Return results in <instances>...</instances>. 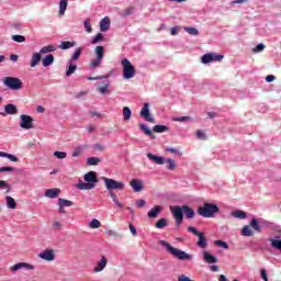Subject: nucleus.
Instances as JSON below:
<instances>
[{
  "label": "nucleus",
  "mask_w": 281,
  "mask_h": 281,
  "mask_svg": "<svg viewBox=\"0 0 281 281\" xmlns=\"http://www.w3.org/2000/svg\"><path fill=\"white\" fill-rule=\"evenodd\" d=\"M83 181L80 180L76 184L77 190H93L98 183V175L95 171H89L83 176Z\"/></svg>",
  "instance_id": "obj_1"
},
{
  "label": "nucleus",
  "mask_w": 281,
  "mask_h": 281,
  "mask_svg": "<svg viewBox=\"0 0 281 281\" xmlns=\"http://www.w3.org/2000/svg\"><path fill=\"white\" fill-rule=\"evenodd\" d=\"M159 245H161V247L166 248L167 254H170L171 256H173L175 258H178V260H192V255L179 249V248H175L172 247L168 241L166 240H160Z\"/></svg>",
  "instance_id": "obj_2"
},
{
  "label": "nucleus",
  "mask_w": 281,
  "mask_h": 281,
  "mask_svg": "<svg viewBox=\"0 0 281 281\" xmlns=\"http://www.w3.org/2000/svg\"><path fill=\"white\" fill-rule=\"evenodd\" d=\"M198 214L203 218H212L214 214H218V205L214 203H204L203 206L198 209Z\"/></svg>",
  "instance_id": "obj_3"
},
{
  "label": "nucleus",
  "mask_w": 281,
  "mask_h": 281,
  "mask_svg": "<svg viewBox=\"0 0 281 281\" xmlns=\"http://www.w3.org/2000/svg\"><path fill=\"white\" fill-rule=\"evenodd\" d=\"M2 83L12 91H21L23 89V81L16 77H5L2 79Z\"/></svg>",
  "instance_id": "obj_4"
},
{
  "label": "nucleus",
  "mask_w": 281,
  "mask_h": 281,
  "mask_svg": "<svg viewBox=\"0 0 281 281\" xmlns=\"http://www.w3.org/2000/svg\"><path fill=\"white\" fill-rule=\"evenodd\" d=\"M121 65L123 67V78L124 80H131V78H135V66L131 64V60L124 58L121 60Z\"/></svg>",
  "instance_id": "obj_5"
},
{
  "label": "nucleus",
  "mask_w": 281,
  "mask_h": 281,
  "mask_svg": "<svg viewBox=\"0 0 281 281\" xmlns=\"http://www.w3.org/2000/svg\"><path fill=\"white\" fill-rule=\"evenodd\" d=\"M101 179L104 181L105 188L109 192H113V190H124L125 188L124 182H120L106 177H102Z\"/></svg>",
  "instance_id": "obj_6"
},
{
  "label": "nucleus",
  "mask_w": 281,
  "mask_h": 281,
  "mask_svg": "<svg viewBox=\"0 0 281 281\" xmlns=\"http://www.w3.org/2000/svg\"><path fill=\"white\" fill-rule=\"evenodd\" d=\"M95 59L90 63V67L92 69H95L102 65V60L104 58V47L103 46H97L94 48Z\"/></svg>",
  "instance_id": "obj_7"
},
{
  "label": "nucleus",
  "mask_w": 281,
  "mask_h": 281,
  "mask_svg": "<svg viewBox=\"0 0 281 281\" xmlns=\"http://www.w3.org/2000/svg\"><path fill=\"white\" fill-rule=\"evenodd\" d=\"M170 212L176 220V226L179 227L183 223V206H170Z\"/></svg>",
  "instance_id": "obj_8"
},
{
  "label": "nucleus",
  "mask_w": 281,
  "mask_h": 281,
  "mask_svg": "<svg viewBox=\"0 0 281 281\" xmlns=\"http://www.w3.org/2000/svg\"><path fill=\"white\" fill-rule=\"evenodd\" d=\"M20 128H23L24 131H30L34 128V119L27 114H21Z\"/></svg>",
  "instance_id": "obj_9"
},
{
  "label": "nucleus",
  "mask_w": 281,
  "mask_h": 281,
  "mask_svg": "<svg viewBox=\"0 0 281 281\" xmlns=\"http://www.w3.org/2000/svg\"><path fill=\"white\" fill-rule=\"evenodd\" d=\"M142 117L145 122H149V124H155L157 122L155 116L150 113V103H144L142 108Z\"/></svg>",
  "instance_id": "obj_10"
},
{
  "label": "nucleus",
  "mask_w": 281,
  "mask_h": 281,
  "mask_svg": "<svg viewBox=\"0 0 281 281\" xmlns=\"http://www.w3.org/2000/svg\"><path fill=\"white\" fill-rule=\"evenodd\" d=\"M250 227H252L255 232H258V234H260L262 232V227H271V222H267V221L259 222L257 218H252L250 221Z\"/></svg>",
  "instance_id": "obj_11"
},
{
  "label": "nucleus",
  "mask_w": 281,
  "mask_h": 281,
  "mask_svg": "<svg viewBox=\"0 0 281 281\" xmlns=\"http://www.w3.org/2000/svg\"><path fill=\"white\" fill-rule=\"evenodd\" d=\"M21 269H25L26 271H34V266L27 262H18L10 268V271H21Z\"/></svg>",
  "instance_id": "obj_12"
},
{
  "label": "nucleus",
  "mask_w": 281,
  "mask_h": 281,
  "mask_svg": "<svg viewBox=\"0 0 281 281\" xmlns=\"http://www.w3.org/2000/svg\"><path fill=\"white\" fill-rule=\"evenodd\" d=\"M106 265H109V259H106V257H101L93 268V273H102V270L106 269Z\"/></svg>",
  "instance_id": "obj_13"
},
{
  "label": "nucleus",
  "mask_w": 281,
  "mask_h": 281,
  "mask_svg": "<svg viewBox=\"0 0 281 281\" xmlns=\"http://www.w3.org/2000/svg\"><path fill=\"white\" fill-rule=\"evenodd\" d=\"M40 258H42V260H46V262H53V260H56V255H54V250H43L42 252H40Z\"/></svg>",
  "instance_id": "obj_14"
},
{
  "label": "nucleus",
  "mask_w": 281,
  "mask_h": 281,
  "mask_svg": "<svg viewBox=\"0 0 281 281\" xmlns=\"http://www.w3.org/2000/svg\"><path fill=\"white\" fill-rule=\"evenodd\" d=\"M202 254H203V260L207 265H216V262H218V258L210 254V251H203Z\"/></svg>",
  "instance_id": "obj_15"
},
{
  "label": "nucleus",
  "mask_w": 281,
  "mask_h": 281,
  "mask_svg": "<svg viewBox=\"0 0 281 281\" xmlns=\"http://www.w3.org/2000/svg\"><path fill=\"white\" fill-rule=\"evenodd\" d=\"M44 196H46L47 199H58V196H60V189H47L44 193Z\"/></svg>",
  "instance_id": "obj_16"
},
{
  "label": "nucleus",
  "mask_w": 281,
  "mask_h": 281,
  "mask_svg": "<svg viewBox=\"0 0 281 281\" xmlns=\"http://www.w3.org/2000/svg\"><path fill=\"white\" fill-rule=\"evenodd\" d=\"M268 243H270L272 249H277V251L281 252V239L280 237H270L268 238Z\"/></svg>",
  "instance_id": "obj_17"
},
{
  "label": "nucleus",
  "mask_w": 281,
  "mask_h": 281,
  "mask_svg": "<svg viewBox=\"0 0 281 281\" xmlns=\"http://www.w3.org/2000/svg\"><path fill=\"white\" fill-rule=\"evenodd\" d=\"M164 210V207L161 205H156L154 206L148 213L147 216L148 218H157V216H159V214H161V211Z\"/></svg>",
  "instance_id": "obj_18"
},
{
  "label": "nucleus",
  "mask_w": 281,
  "mask_h": 281,
  "mask_svg": "<svg viewBox=\"0 0 281 281\" xmlns=\"http://www.w3.org/2000/svg\"><path fill=\"white\" fill-rule=\"evenodd\" d=\"M42 58L43 57L41 56V53H33L30 60V67L31 68L37 67Z\"/></svg>",
  "instance_id": "obj_19"
},
{
  "label": "nucleus",
  "mask_w": 281,
  "mask_h": 281,
  "mask_svg": "<svg viewBox=\"0 0 281 281\" xmlns=\"http://www.w3.org/2000/svg\"><path fill=\"white\" fill-rule=\"evenodd\" d=\"M110 27H111V19H109V16L103 18L100 21V31L109 32Z\"/></svg>",
  "instance_id": "obj_20"
},
{
  "label": "nucleus",
  "mask_w": 281,
  "mask_h": 281,
  "mask_svg": "<svg viewBox=\"0 0 281 281\" xmlns=\"http://www.w3.org/2000/svg\"><path fill=\"white\" fill-rule=\"evenodd\" d=\"M198 237H199V240L196 243L198 247H200V249H207V239L205 238V235L203 233H200Z\"/></svg>",
  "instance_id": "obj_21"
},
{
  "label": "nucleus",
  "mask_w": 281,
  "mask_h": 281,
  "mask_svg": "<svg viewBox=\"0 0 281 281\" xmlns=\"http://www.w3.org/2000/svg\"><path fill=\"white\" fill-rule=\"evenodd\" d=\"M147 157L151 161H155V164H157L158 166H164V164H166V159L161 156H155L153 154H147Z\"/></svg>",
  "instance_id": "obj_22"
},
{
  "label": "nucleus",
  "mask_w": 281,
  "mask_h": 281,
  "mask_svg": "<svg viewBox=\"0 0 281 281\" xmlns=\"http://www.w3.org/2000/svg\"><path fill=\"white\" fill-rule=\"evenodd\" d=\"M182 212L187 216V218H194V216H196V213L194 212V210H192L188 205H182Z\"/></svg>",
  "instance_id": "obj_23"
},
{
  "label": "nucleus",
  "mask_w": 281,
  "mask_h": 281,
  "mask_svg": "<svg viewBox=\"0 0 281 281\" xmlns=\"http://www.w3.org/2000/svg\"><path fill=\"white\" fill-rule=\"evenodd\" d=\"M42 65H43V67H50V65H54V55H52V54L46 55L42 59Z\"/></svg>",
  "instance_id": "obj_24"
},
{
  "label": "nucleus",
  "mask_w": 281,
  "mask_h": 281,
  "mask_svg": "<svg viewBox=\"0 0 281 281\" xmlns=\"http://www.w3.org/2000/svg\"><path fill=\"white\" fill-rule=\"evenodd\" d=\"M16 105L9 103L4 106V112L7 113V115H16Z\"/></svg>",
  "instance_id": "obj_25"
},
{
  "label": "nucleus",
  "mask_w": 281,
  "mask_h": 281,
  "mask_svg": "<svg viewBox=\"0 0 281 281\" xmlns=\"http://www.w3.org/2000/svg\"><path fill=\"white\" fill-rule=\"evenodd\" d=\"M67 5H69L67 0L59 1V16H65V12H67Z\"/></svg>",
  "instance_id": "obj_26"
},
{
  "label": "nucleus",
  "mask_w": 281,
  "mask_h": 281,
  "mask_svg": "<svg viewBox=\"0 0 281 281\" xmlns=\"http://www.w3.org/2000/svg\"><path fill=\"white\" fill-rule=\"evenodd\" d=\"M130 186L133 188L134 192H142V182L139 180H132Z\"/></svg>",
  "instance_id": "obj_27"
},
{
  "label": "nucleus",
  "mask_w": 281,
  "mask_h": 281,
  "mask_svg": "<svg viewBox=\"0 0 281 281\" xmlns=\"http://www.w3.org/2000/svg\"><path fill=\"white\" fill-rule=\"evenodd\" d=\"M57 47L55 45H47L40 49L41 54H52L53 52H56Z\"/></svg>",
  "instance_id": "obj_28"
},
{
  "label": "nucleus",
  "mask_w": 281,
  "mask_h": 281,
  "mask_svg": "<svg viewBox=\"0 0 281 281\" xmlns=\"http://www.w3.org/2000/svg\"><path fill=\"white\" fill-rule=\"evenodd\" d=\"M68 69H67V71H66V76L67 77H69V76H71V75H74V74H76V69H78V66H76L75 64H74V61H71V60H69L68 61Z\"/></svg>",
  "instance_id": "obj_29"
},
{
  "label": "nucleus",
  "mask_w": 281,
  "mask_h": 281,
  "mask_svg": "<svg viewBox=\"0 0 281 281\" xmlns=\"http://www.w3.org/2000/svg\"><path fill=\"white\" fill-rule=\"evenodd\" d=\"M232 216H234V218H239V221H245V218H247V213L244 211H234L232 212Z\"/></svg>",
  "instance_id": "obj_30"
},
{
  "label": "nucleus",
  "mask_w": 281,
  "mask_h": 281,
  "mask_svg": "<svg viewBox=\"0 0 281 281\" xmlns=\"http://www.w3.org/2000/svg\"><path fill=\"white\" fill-rule=\"evenodd\" d=\"M5 201H7V206L9 207V210H15L16 209V201H14L12 196L7 195Z\"/></svg>",
  "instance_id": "obj_31"
},
{
  "label": "nucleus",
  "mask_w": 281,
  "mask_h": 281,
  "mask_svg": "<svg viewBox=\"0 0 281 281\" xmlns=\"http://www.w3.org/2000/svg\"><path fill=\"white\" fill-rule=\"evenodd\" d=\"M109 196H111L113 203L116 204V207H119L120 210H122V207H124V204H122V202H120V199H117V194L110 192Z\"/></svg>",
  "instance_id": "obj_32"
},
{
  "label": "nucleus",
  "mask_w": 281,
  "mask_h": 281,
  "mask_svg": "<svg viewBox=\"0 0 281 281\" xmlns=\"http://www.w3.org/2000/svg\"><path fill=\"white\" fill-rule=\"evenodd\" d=\"M153 131L154 133H168V131H170V127L166 125H155Z\"/></svg>",
  "instance_id": "obj_33"
},
{
  "label": "nucleus",
  "mask_w": 281,
  "mask_h": 281,
  "mask_svg": "<svg viewBox=\"0 0 281 281\" xmlns=\"http://www.w3.org/2000/svg\"><path fill=\"white\" fill-rule=\"evenodd\" d=\"M241 236H247V237L254 236V231H251V226L245 225L241 229Z\"/></svg>",
  "instance_id": "obj_34"
},
{
  "label": "nucleus",
  "mask_w": 281,
  "mask_h": 281,
  "mask_svg": "<svg viewBox=\"0 0 281 281\" xmlns=\"http://www.w3.org/2000/svg\"><path fill=\"white\" fill-rule=\"evenodd\" d=\"M131 115H133V112L131 111V108L124 106L123 108V120L125 122H128V120H131Z\"/></svg>",
  "instance_id": "obj_35"
},
{
  "label": "nucleus",
  "mask_w": 281,
  "mask_h": 281,
  "mask_svg": "<svg viewBox=\"0 0 281 281\" xmlns=\"http://www.w3.org/2000/svg\"><path fill=\"white\" fill-rule=\"evenodd\" d=\"M71 47H76V42H61L59 44V49H71Z\"/></svg>",
  "instance_id": "obj_36"
},
{
  "label": "nucleus",
  "mask_w": 281,
  "mask_h": 281,
  "mask_svg": "<svg viewBox=\"0 0 281 281\" xmlns=\"http://www.w3.org/2000/svg\"><path fill=\"white\" fill-rule=\"evenodd\" d=\"M57 205H61V207H71V205H74V202L59 198Z\"/></svg>",
  "instance_id": "obj_37"
},
{
  "label": "nucleus",
  "mask_w": 281,
  "mask_h": 281,
  "mask_svg": "<svg viewBox=\"0 0 281 281\" xmlns=\"http://www.w3.org/2000/svg\"><path fill=\"white\" fill-rule=\"evenodd\" d=\"M184 32H187V34H190V36H199V30L196 27L187 26L184 27Z\"/></svg>",
  "instance_id": "obj_38"
},
{
  "label": "nucleus",
  "mask_w": 281,
  "mask_h": 281,
  "mask_svg": "<svg viewBox=\"0 0 281 281\" xmlns=\"http://www.w3.org/2000/svg\"><path fill=\"white\" fill-rule=\"evenodd\" d=\"M156 227H157V229H164L165 227H168V220H166L165 217L160 218L156 223Z\"/></svg>",
  "instance_id": "obj_39"
},
{
  "label": "nucleus",
  "mask_w": 281,
  "mask_h": 281,
  "mask_svg": "<svg viewBox=\"0 0 281 281\" xmlns=\"http://www.w3.org/2000/svg\"><path fill=\"white\" fill-rule=\"evenodd\" d=\"M172 122H192V117L191 116H176L172 119Z\"/></svg>",
  "instance_id": "obj_40"
},
{
  "label": "nucleus",
  "mask_w": 281,
  "mask_h": 281,
  "mask_svg": "<svg viewBox=\"0 0 281 281\" xmlns=\"http://www.w3.org/2000/svg\"><path fill=\"white\" fill-rule=\"evenodd\" d=\"M83 27H85L86 32H88V34H91L93 32V29L91 27L90 19L85 20Z\"/></svg>",
  "instance_id": "obj_41"
},
{
  "label": "nucleus",
  "mask_w": 281,
  "mask_h": 281,
  "mask_svg": "<svg viewBox=\"0 0 281 281\" xmlns=\"http://www.w3.org/2000/svg\"><path fill=\"white\" fill-rule=\"evenodd\" d=\"M201 61L203 63V65H209V63H212V55L211 53H207L205 55L202 56Z\"/></svg>",
  "instance_id": "obj_42"
},
{
  "label": "nucleus",
  "mask_w": 281,
  "mask_h": 281,
  "mask_svg": "<svg viewBox=\"0 0 281 281\" xmlns=\"http://www.w3.org/2000/svg\"><path fill=\"white\" fill-rule=\"evenodd\" d=\"M101 223L98 221V220H92L90 223H89V227L90 229H99V227H101Z\"/></svg>",
  "instance_id": "obj_43"
},
{
  "label": "nucleus",
  "mask_w": 281,
  "mask_h": 281,
  "mask_svg": "<svg viewBox=\"0 0 281 281\" xmlns=\"http://www.w3.org/2000/svg\"><path fill=\"white\" fill-rule=\"evenodd\" d=\"M99 161H100V158L98 157H90L87 159L88 166H98Z\"/></svg>",
  "instance_id": "obj_44"
},
{
  "label": "nucleus",
  "mask_w": 281,
  "mask_h": 281,
  "mask_svg": "<svg viewBox=\"0 0 281 281\" xmlns=\"http://www.w3.org/2000/svg\"><path fill=\"white\" fill-rule=\"evenodd\" d=\"M97 89H98L99 93L104 95V93H106V91H109V83H103V85L99 86Z\"/></svg>",
  "instance_id": "obj_45"
},
{
  "label": "nucleus",
  "mask_w": 281,
  "mask_h": 281,
  "mask_svg": "<svg viewBox=\"0 0 281 281\" xmlns=\"http://www.w3.org/2000/svg\"><path fill=\"white\" fill-rule=\"evenodd\" d=\"M165 164H168V170H173L176 168V164L175 160H172V158H166L165 159Z\"/></svg>",
  "instance_id": "obj_46"
},
{
  "label": "nucleus",
  "mask_w": 281,
  "mask_h": 281,
  "mask_svg": "<svg viewBox=\"0 0 281 281\" xmlns=\"http://www.w3.org/2000/svg\"><path fill=\"white\" fill-rule=\"evenodd\" d=\"M214 245H216L217 247H222V249H229V244L223 240H215Z\"/></svg>",
  "instance_id": "obj_47"
},
{
  "label": "nucleus",
  "mask_w": 281,
  "mask_h": 281,
  "mask_svg": "<svg viewBox=\"0 0 281 281\" xmlns=\"http://www.w3.org/2000/svg\"><path fill=\"white\" fill-rule=\"evenodd\" d=\"M82 54V48H77L75 50V53L72 54V57H71V63H74V60H78L80 58V55Z\"/></svg>",
  "instance_id": "obj_48"
},
{
  "label": "nucleus",
  "mask_w": 281,
  "mask_h": 281,
  "mask_svg": "<svg viewBox=\"0 0 281 281\" xmlns=\"http://www.w3.org/2000/svg\"><path fill=\"white\" fill-rule=\"evenodd\" d=\"M212 55V63H221V60H223L224 56L223 55H218L216 53H211Z\"/></svg>",
  "instance_id": "obj_49"
},
{
  "label": "nucleus",
  "mask_w": 281,
  "mask_h": 281,
  "mask_svg": "<svg viewBox=\"0 0 281 281\" xmlns=\"http://www.w3.org/2000/svg\"><path fill=\"white\" fill-rule=\"evenodd\" d=\"M94 150H97L98 153H104V150H106V146L100 144V143H95L93 145Z\"/></svg>",
  "instance_id": "obj_50"
},
{
  "label": "nucleus",
  "mask_w": 281,
  "mask_h": 281,
  "mask_svg": "<svg viewBox=\"0 0 281 281\" xmlns=\"http://www.w3.org/2000/svg\"><path fill=\"white\" fill-rule=\"evenodd\" d=\"M0 190H5V192H10V184L5 180H0Z\"/></svg>",
  "instance_id": "obj_51"
},
{
  "label": "nucleus",
  "mask_w": 281,
  "mask_h": 281,
  "mask_svg": "<svg viewBox=\"0 0 281 281\" xmlns=\"http://www.w3.org/2000/svg\"><path fill=\"white\" fill-rule=\"evenodd\" d=\"M53 155L57 159H67V153H65V151H54Z\"/></svg>",
  "instance_id": "obj_52"
},
{
  "label": "nucleus",
  "mask_w": 281,
  "mask_h": 281,
  "mask_svg": "<svg viewBox=\"0 0 281 281\" xmlns=\"http://www.w3.org/2000/svg\"><path fill=\"white\" fill-rule=\"evenodd\" d=\"M142 131L145 133V135H148V137H153V130L145 124L142 125Z\"/></svg>",
  "instance_id": "obj_53"
},
{
  "label": "nucleus",
  "mask_w": 281,
  "mask_h": 281,
  "mask_svg": "<svg viewBox=\"0 0 281 281\" xmlns=\"http://www.w3.org/2000/svg\"><path fill=\"white\" fill-rule=\"evenodd\" d=\"M12 41H14L15 43H25V36H23V35H13Z\"/></svg>",
  "instance_id": "obj_54"
},
{
  "label": "nucleus",
  "mask_w": 281,
  "mask_h": 281,
  "mask_svg": "<svg viewBox=\"0 0 281 281\" xmlns=\"http://www.w3.org/2000/svg\"><path fill=\"white\" fill-rule=\"evenodd\" d=\"M134 12H135V8L130 7L123 11V16H131V14H133Z\"/></svg>",
  "instance_id": "obj_55"
},
{
  "label": "nucleus",
  "mask_w": 281,
  "mask_h": 281,
  "mask_svg": "<svg viewBox=\"0 0 281 281\" xmlns=\"http://www.w3.org/2000/svg\"><path fill=\"white\" fill-rule=\"evenodd\" d=\"M104 38V36L102 35V33H98L95 35V37L91 41L92 45H95V43H100V41H102Z\"/></svg>",
  "instance_id": "obj_56"
},
{
  "label": "nucleus",
  "mask_w": 281,
  "mask_h": 281,
  "mask_svg": "<svg viewBox=\"0 0 281 281\" xmlns=\"http://www.w3.org/2000/svg\"><path fill=\"white\" fill-rule=\"evenodd\" d=\"M263 49H265V44H258V45L252 49V52H254L255 54H258V53H260V52H263Z\"/></svg>",
  "instance_id": "obj_57"
},
{
  "label": "nucleus",
  "mask_w": 281,
  "mask_h": 281,
  "mask_svg": "<svg viewBox=\"0 0 281 281\" xmlns=\"http://www.w3.org/2000/svg\"><path fill=\"white\" fill-rule=\"evenodd\" d=\"M196 137L198 139H207V136H205V133L201 130L196 131Z\"/></svg>",
  "instance_id": "obj_58"
},
{
  "label": "nucleus",
  "mask_w": 281,
  "mask_h": 281,
  "mask_svg": "<svg viewBox=\"0 0 281 281\" xmlns=\"http://www.w3.org/2000/svg\"><path fill=\"white\" fill-rule=\"evenodd\" d=\"M82 148L83 147H77L72 153V157H80V155H82Z\"/></svg>",
  "instance_id": "obj_59"
},
{
  "label": "nucleus",
  "mask_w": 281,
  "mask_h": 281,
  "mask_svg": "<svg viewBox=\"0 0 281 281\" xmlns=\"http://www.w3.org/2000/svg\"><path fill=\"white\" fill-rule=\"evenodd\" d=\"M188 232H190L191 234H194V236H198L201 234V232H198L194 226H189Z\"/></svg>",
  "instance_id": "obj_60"
},
{
  "label": "nucleus",
  "mask_w": 281,
  "mask_h": 281,
  "mask_svg": "<svg viewBox=\"0 0 281 281\" xmlns=\"http://www.w3.org/2000/svg\"><path fill=\"white\" fill-rule=\"evenodd\" d=\"M179 30H180L179 26H173V27L170 30L171 36H177V35L179 34Z\"/></svg>",
  "instance_id": "obj_61"
},
{
  "label": "nucleus",
  "mask_w": 281,
  "mask_h": 281,
  "mask_svg": "<svg viewBox=\"0 0 281 281\" xmlns=\"http://www.w3.org/2000/svg\"><path fill=\"white\" fill-rule=\"evenodd\" d=\"M178 281H194L190 279V277H186V274H181L178 277Z\"/></svg>",
  "instance_id": "obj_62"
},
{
  "label": "nucleus",
  "mask_w": 281,
  "mask_h": 281,
  "mask_svg": "<svg viewBox=\"0 0 281 281\" xmlns=\"http://www.w3.org/2000/svg\"><path fill=\"white\" fill-rule=\"evenodd\" d=\"M7 159H10V161H19V158L12 154H7Z\"/></svg>",
  "instance_id": "obj_63"
},
{
  "label": "nucleus",
  "mask_w": 281,
  "mask_h": 281,
  "mask_svg": "<svg viewBox=\"0 0 281 281\" xmlns=\"http://www.w3.org/2000/svg\"><path fill=\"white\" fill-rule=\"evenodd\" d=\"M261 278L263 279V281H269V278L267 276V270L265 269L261 270Z\"/></svg>",
  "instance_id": "obj_64"
}]
</instances>
